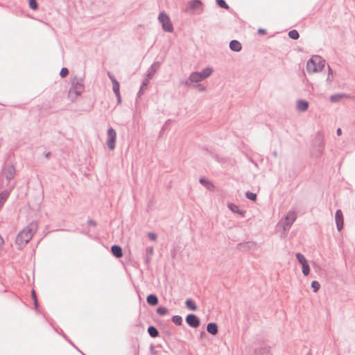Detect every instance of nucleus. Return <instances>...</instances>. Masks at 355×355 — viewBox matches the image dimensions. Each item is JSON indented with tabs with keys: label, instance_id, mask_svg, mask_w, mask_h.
<instances>
[{
	"label": "nucleus",
	"instance_id": "nucleus-26",
	"mask_svg": "<svg viewBox=\"0 0 355 355\" xmlns=\"http://www.w3.org/2000/svg\"><path fill=\"white\" fill-rule=\"evenodd\" d=\"M149 82H150V80H148V79H146V78L143 81L142 85L140 87V89L138 92V96H140L144 94V89L148 85Z\"/></svg>",
	"mask_w": 355,
	"mask_h": 355
},
{
	"label": "nucleus",
	"instance_id": "nucleus-24",
	"mask_svg": "<svg viewBox=\"0 0 355 355\" xmlns=\"http://www.w3.org/2000/svg\"><path fill=\"white\" fill-rule=\"evenodd\" d=\"M345 96H346V95L345 94H338L331 95L330 96V100H331V101L336 103V102H338L342 98H343Z\"/></svg>",
	"mask_w": 355,
	"mask_h": 355
},
{
	"label": "nucleus",
	"instance_id": "nucleus-41",
	"mask_svg": "<svg viewBox=\"0 0 355 355\" xmlns=\"http://www.w3.org/2000/svg\"><path fill=\"white\" fill-rule=\"evenodd\" d=\"M245 245L248 247V248H252V247H255L256 246V243L254 242H247L245 243Z\"/></svg>",
	"mask_w": 355,
	"mask_h": 355
},
{
	"label": "nucleus",
	"instance_id": "nucleus-27",
	"mask_svg": "<svg viewBox=\"0 0 355 355\" xmlns=\"http://www.w3.org/2000/svg\"><path fill=\"white\" fill-rule=\"evenodd\" d=\"M171 320L173 323L177 325H181L182 324V318L180 315H173L171 318Z\"/></svg>",
	"mask_w": 355,
	"mask_h": 355
},
{
	"label": "nucleus",
	"instance_id": "nucleus-23",
	"mask_svg": "<svg viewBox=\"0 0 355 355\" xmlns=\"http://www.w3.org/2000/svg\"><path fill=\"white\" fill-rule=\"evenodd\" d=\"M185 304H186V306L191 310V311H196L197 309V306L196 304H195V302L191 300V299H189L187 300L186 302H185Z\"/></svg>",
	"mask_w": 355,
	"mask_h": 355
},
{
	"label": "nucleus",
	"instance_id": "nucleus-8",
	"mask_svg": "<svg viewBox=\"0 0 355 355\" xmlns=\"http://www.w3.org/2000/svg\"><path fill=\"white\" fill-rule=\"evenodd\" d=\"M15 168L14 166L9 165L7 166L2 172V175L6 178L7 181V185L9 184L11 180H12L15 176Z\"/></svg>",
	"mask_w": 355,
	"mask_h": 355
},
{
	"label": "nucleus",
	"instance_id": "nucleus-39",
	"mask_svg": "<svg viewBox=\"0 0 355 355\" xmlns=\"http://www.w3.org/2000/svg\"><path fill=\"white\" fill-rule=\"evenodd\" d=\"M195 87H197L200 92H205L206 90V87L201 85H198Z\"/></svg>",
	"mask_w": 355,
	"mask_h": 355
},
{
	"label": "nucleus",
	"instance_id": "nucleus-22",
	"mask_svg": "<svg viewBox=\"0 0 355 355\" xmlns=\"http://www.w3.org/2000/svg\"><path fill=\"white\" fill-rule=\"evenodd\" d=\"M148 333L153 338H156L159 336L158 330L153 326H150L148 328Z\"/></svg>",
	"mask_w": 355,
	"mask_h": 355
},
{
	"label": "nucleus",
	"instance_id": "nucleus-3",
	"mask_svg": "<svg viewBox=\"0 0 355 355\" xmlns=\"http://www.w3.org/2000/svg\"><path fill=\"white\" fill-rule=\"evenodd\" d=\"M85 90L83 79L78 77H74L71 80V87L69 89V94L71 98H76L80 95Z\"/></svg>",
	"mask_w": 355,
	"mask_h": 355
},
{
	"label": "nucleus",
	"instance_id": "nucleus-31",
	"mask_svg": "<svg viewBox=\"0 0 355 355\" xmlns=\"http://www.w3.org/2000/svg\"><path fill=\"white\" fill-rule=\"evenodd\" d=\"M157 313L160 315H164L168 313V309L166 307L160 306L157 309Z\"/></svg>",
	"mask_w": 355,
	"mask_h": 355
},
{
	"label": "nucleus",
	"instance_id": "nucleus-5",
	"mask_svg": "<svg viewBox=\"0 0 355 355\" xmlns=\"http://www.w3.org/2000/svg\"><path fill=\"white\" fill-rule=\"evenodd\" d=\"M203 5L200 0H192L187 2L184 12L191 15H200L203 12Z\"/></svg>",
	"mask_w": 355,
	"mask_h": 355
},
{
	"label": "nucleus",
	"instance_id": "nucleus-13",
	"mask_svg": "<svg viewBox=\"0 0 355 355\" xmlns=\"http://www.w3.org/2000/svg\"><path fill=\"white\" fill-rule=\"evenodd\" d=\"M107 75L112 81V89H113L114 93L116 94V93L120 92H119L120 86H119V82L116 80V79L114 78V76L110 72H108Z\"/></svg>",
	"mask_w": 355,
	"mask_h": 355
},
{
	"label": "nucleus",
	"instance_id": "nucleus-18",
	"mask_svg": "<svg viewBox=\"0 0 355 355\" xmlns=\"http://www.w3.org/2000/svg\"><path fill=\"white\" fill-rule=\"evenodd\" d=\"M212 73L213 69L211 67H206L202 71L199 72L202 80L209 77Z\"/></svg>",
	"mask_w": 355,
	"mask_h": 355
},
{
	"label": "nucleus",
	"instance_id": "nucleus-17",
	"mask_svg": "<svg viewBox=\"0 0 355 355\" xmlns=\"http://www.w3.org/2000/svg\"><path fill=\"white\" fill-rule=\"evenodd\" d=\"M228 208L234 213L238 214L242 216H244L245 211L241 210L239 206L236 205L233 203H230L228 205Z\"/></svg>",
	"mask_w": 355,
	"mask_h": 355
},
{
	"label": "nucleus",
	"instance_id": "nucleus-28",
	"mask_svg": "<svg viewBox=\"0 0 355 355\" xmlns=\"http://www.w3.org/2000/svg\"><path fill=\"white\" fill-rule=\"evenodd\" d=\"M288 36L293 40H297L299 38L300 35L296 30H292L289 31Z\"/></svg>",
	"mask_w": 355,
	"mask_h": 355
},
{
	"label": "nucleus",
	"instance_id": "nucleus-21",
	"mask_svg": "<svg viewBox=\"0 0 355 355\" xmlns=\"http://www.w3.org/2000/svg\"><path fill=\"white\" fill-rule=\"evenodd\" d=\"M147 302L150 305H156L158 303V298L155 295L150 294L146 298Z\"/></svg>",
	"mask_w": 355,
	"mask_h": 355
},
{
	"label": "nucleus",
	"instance_id": "nucleus-40",
	"mask_svg": "<svg viewBox=\"0 0 355 355\" xmlns=\"http://www.w3.org/2000/svg\"><path fill=\"white\" fill-rule=\"evenodd\" d=\"M116 98H117V103L118 104H120L121 103V97L120 95V92L115 94Z\"/></svg>",
	"mask_w": 355,
	"mask_h": 355
},
{
	"label": "nucleus",
	"instance_id": "nucleus-11",
	"mask_svg": "<svg viewBox=\"0 0 355 355\" xmlns=\"http://www.w3.org/2000/svg\"><path fill=\"white\" fill-rule=\"evenodd\" d=\"M159 67L160 63L159 62H155L148 69L146 79L150 80L153 77L156 71L159 69Z\"/></svg>",
	"mask_w": 355,
	"mask_h": 355
},
{
	"label": "nucleus",
	"instance_id": "nucleus-19",
	"mask_svg": "<svg viewBox=\"0 0 355 355\" xmlns=\"http://www.w3.org/2000/svg\"><path fill=\"white\" fill-rule=\"evenodd\" d=\"M207 330L211 335H216L218 333V326L214 322L209 323L207 326Z\"/></svg>",
	"mask_w": 355,
	"mask_h": 355
},
{
	"label": "nucleus",
	"instance_id": "nucleus-25",
	"mask_svg": "<svg viewBox=\"0 0 355 355\" xmlns=\"http://www.w3.org/2000/svg\"><path fill=\"white\" fill-rule=\"evenodd\" d=\"M296 259L298 261L299 263L302 264V266L306 263H307V261L304 256L301 253H297L296 254Z\"/></svg>",
	"mask_w": 355,
	"mask_h": 355
},
{
	"label": "nucleus",
	"instance_id": "nucleus-9",
	"mask_svg": "<svg viewBox=\"0 0 355 355\" xmlns=\"http://www.w3.org/2000/svg\"><path fill=\"white\" fill-rule=\"evenodd\" d=\"M187 323L193 328H196L200 325L199 318L194 314H189L186 317Z\"/></svg>",
	"mask_w": 355,
	"mask_h": 355
},
{
	"label": "nucleus",
	"instance_id": "nucleus-2",
	"mask_svg": "<svg viewBox=\"0 0 355 355\" xmlns=\"http://www.w3.org/2000/svg\"><path fill=\"white\" fill-rule=\"evenodd\" d=\"M325 65V60L319 55H313L306 63V70L309 73L321 71Z\"/></svg>",
	"mask_w": 355,
	"mask_h": 355
},
{
	"label": "nucleus",
	"instance_id": "nucleus-12",
	"mask_svg": "<svg viewBox=\"0 0 355 355\" xmlns=\"http://www.w3.org/2000/svg\"><path fill=\"white\" fill-rule=\"evenodd\" d=\"M296 107L299 112H305L309 107V103L305 100H298L296 103Z\"/></svg>",
	"mask_w": 355,
	"mask_h": 355
},
{
	"label": "nucleus",
	"instance_id": "nucleus-38",
	"mask_svg": "<svg viewBox=\"0 0 355 355\" xmlns=\"http://www.w3.org/2000/svg\"><path fill=\"white\" fill-rule=\"evenodd\" d=\"M148 237L150 239L153 240V241H155L157 238V236L155 233H153V232H149L148 234Z\"/></svg>",
	"mask_w": 355,
	"mask_h": 355
},
{
	"label": "nucleus",
	"instance_id": "nucleus-20",
	"mask_svg": "<svg viewBox=\"0 0 355 355\" xmlns=\"http://www.w3.org/2000/svg\"><path fill=\"white\" fill-rule=\"evenodd\" d=\"M199 182L209 190H212L214 187L211 182L203 178H200Z\"/></svg>",
	"mask_w": 355,
	"mask_h": 355
},
{
	"label": "nucleus",
	"instance_id": "nucleus-33",
	"mask_svg": "<svg viewBox=\"0 0 355 355\" xmlns=\"http://www.w3.org/2000/svg\"><path fill=\"white\" fill-rule=\"evenodd\" d=\"M29 6L33 10H37L38 8L36 0H28Z\"/></svg>",
	"mask_w": 355,
	"mask_h": 355
},
{
	"label": "nucleus",
	"instance_id": "nucleus-15",
	"mask_svg": "<svg viewBox=\"0 0 355 355\" xmlns=\"http://www.w3.org/2000/svg\"><path fill=\"white\" fill-rule=\"evenodd\" d=\"M230 48L234 51L239 52L241 50V44L238 40H232L230 43Z\"/></svg>",
	"mask_w": 355,
	"mask_h": 355
},
{
	"label": "nucleus",
	"instance_id": "nucleus-48",
	"mask_svg": "<svg viewBox=\"0 0 355 355\" xmlns=\"http://www.w3.org/2000/svg\"><path fill=\"white\" fill-rule=\"evenodd\" d=\"M88 224H89V225H92V226H95V225H96V223H95V221L92 220H89Z\"/></svg>",
	"mask_w": 355,
	"mask_h": 355
},
{
	"label": "nucleus",
	"instance_id": "nucleus-30",
	"mask_svg": "<svg viewBox=\"0 0 355 355\" xmlns=\"http://www.w3.org/2000/svg\"><path fill=\"white\" fill-rule=\"evenodd\" d=\"M245 197L249 199V200H251L252 201H255L257 200V195L254 193H252L250 191H247L245 193Z\"/></svg>",
	"mask_w": 355,
	"mask_h": 355
},
{
	"label": "nucleus",
	"instance_id": "nucleus-32",
	"mask_svg": "<svg viewBox=\"0 0 355 355\" xmlns=\"http://www.w3.org/2000/svg\"><path fill=\"white\" fill-rule=\"evenodd\" d=\"M311 287H312V288L313 290V292L316 293L320 289V284L317 281H313L312 283H311Z\"/></svg>",
	"mask_w": 355,
	"mask_h": 355
},
{
	"label": "nucleus",
	"instance_id": "nucleus-47",
	"mask_svg": "<svg viewBox=\"0 0 355 355\" xmlns=\"http://www.w3.org/2000/svg\"><path fill=\"white\" fill-rule=\"evenodd\" d=\"M336 134L338 136H340L342 135V130L340 128H338L336 130Z\"/></svg>",
	"mask_w": 355,
	"mask_h": 355
},
{
	"label": "nucleus",
	"instance_id": "nucleus-46",
	"mask_svg": "<svg viewBox=\"0 0 355 355\" xmlns=\"http://www.w3.org/2000/svg\"><path fill=\"white\" fill-rule=\"evenodd\" d=\"M4 244V241L3 239V238L0 236V248Z\"/></svg>",
	"mask_w": 355,
	"mask_h": 355
},
{
	"label": "nucleus",
	"instance_id": "nucleus-6",
	"mask_svg": "<svg viewBox=\"0 0 355 355\" xmlns=\"http://www.w3.org/2000/svg\"><path fill=\"white\" fill-rule=\"evenodd\" d=\"M158 20L162 24V28L164 31L172 33L173 31V26L168 15L162 12L158 16Z\"/></svg>",
	"mask_w": 355,
	"mask_h": 355
},
{
	"label": "nucleus",
	"instance_id": "nucleus-16",
	"mask_svg": "<svg viewBox=\"0 0 355 355\" xmlns=\"http://www.w3.org/2000/svg\"><path fill=\"white\" fill-rule=\"evenodd\" d=\"M202 77L200 76V73L198 71H194V72H192L190 75H189V81L190 82H192V83H199L200 81H202Z\"/></svg>",
	"mask_w": 355,
	"mask_h": 355
},
{
	"label": "nucleus",
	"instance_id": "nucleus-36",
	"mask_svg": "<svg viewBox=\"0 0 355 355\" xmlns=\"http://www.w3.org/2000/svg\"><path fill=\"white\" fill-rule=\"evenodd\" d=\"M31 295H32V297H33V299L34 300V304H35V307H37L38 304H37V297H36V293H35V291L34 290H33L31 291Z\"/></svg>",
	"mask_w": 355,
	"mask_h": 355
},
{
	"label": "nucleus",
	"instance_id": "nucleus-34",
	"mask_svg": "<svg viewBox=\"0 0 355 355\" xmlns=\"http://www.w3.org/2000/svg\"><path fill=\"white\" fill-rule=\"evenodd\" d=\"M217 4L223 8L227 9L229 8L228 5L226 3V2L224 0H216Z\"/></svg>",
	"mask_w": 355,
	"mask_h": 355
},
{
	"label": "nucleus",
	"instance_id": "nucleus-35",
	"mask_svg": "<svg viewBox=\"0 0 355 355\" xmlns=\"http://www.w3.org/2000/svg\"><path fill=\"white\" fill-rule=\"evenodd\" d=\"M68 73L69 70L65 67L62 68L60 72V75L62 78L66 77L68 75Z\"/></svg>",
	"mask_w": 355,
	"mask_h": 355
},
{
	"label": "nucleus",
	"instance_id": "nucleus-45",
	"mask_svg": "<svg viewBox=\"0 0 355 355\" xmlns=\"http://www.w3.org/2000/svg\"><path fill=\"white\" fill-rule=\"evenodd\" d=\"M332 80H333V78H331L330 74H328V76H327V81L329 82V83H331Z\"/></svg>",
	"mask_w": 355,
	"mask_h": 355
},
{
	"label": "nucleus",
	"instance_id": "nucleus-42",
	"mask_svg": "<svg viewBox=\"0 0 355 355\" xmlns=\"http://www.w3.org/2000/svg\"><path fill=\"white\" fill-rule=\"evenodd\" d=\"M258 33L260 34V35H264L266 33V31L265 29H263V28H259L258 30Z\"/></svg>",
	"mask_w": 355,
	"mask_h": 355
},
{
	"label": "nucleus",
	"instance_id": "nucleus-10",
	"mask_svg": "<svg viewBox=\"0 0 355 355\" xmlns=\"http://www.w3.org/2000/svg\"><path fill=\"white\" fill-rule=\"evenodd\" d=\"M335 220L336 223V227L338 231H341V230L343 228L344 225V218L343 212L340 209H338L336 211L335 214Z\"/></svg>",
	"mask_w": 355,
	"mask_h": 355
},
{
	"label": "nucleus",
	"instance_id": "nucleus-14",
	"mask_svg": "<svg viewBox=\"0 0 355 355\" xmlns=\"http://www.w3.org/2000/svg\"><path fill=\"white\" fill-rule=\"evenodd\" d=\"M112 253L116 258H121L123 256L122 249L119 245H114L111 247Z\"/></svg>",
	"mask_w": 355,
	"mask_h": 355
},
{
	"label": "nucleus",
	"instance_id": "nucleus-37",
	"mask_svg": "<svg viewBox=\"0 0 355 355\" xmlns=\"http://www.w3.org/2000/svg\"><path fill=\"white\" fill-rule=\"evenodd\" d=\"M191 83L192 82L189 81V78L188 80L181 81V84L188 87L191 86Z\"/></svg>",
	"mask_w": 355,
	"mask_h": 355
},
{
	"label": "nucleus",
	"instance_id": "nucleus-4",
	"mask_svg": "<svg viewBox=\"0 0 355 355\" xmlns=\"http://www.w3.org/2000/svg\"><path fill=\"white\" fill-rule=\"evenodd\" d=\"M297 218V214L294 211H289L286 216L282 218L279 222L278 225L281 226L283 229V231L285 234H286L292 226L293 223L295 221Z\"/></svg>",
	"mask_w": 355,
	"mask_h": 355
},
{
	"label": "nucleus",
	"instance_id": "nucleus-29",
	"mask_svg": "<svg viewBox=\"0 0 355 355\" xmlns=\"http://www.w3.org/2000/svg\"><path fill=\"white\" fill-rule=\"evenodd\" d=\"M310 272V267L308 263L302 265V273L304 276H308Z\"/></svg>",
	"mask_w": 355,
	"mask_h": 355
},
{
	"label": "nucleus",
	"instance_id": "nucleus-1",
	"mask_svg": "<svg viewBox=\"0 0 355 355\" xmlns=\"http://www.w3.org/2000/svg\"><path fill=\"white\" fill-rule=\"evenodd\" d=\"M38 227V223L34 220L31 222L17 234L15 239V244L17 245L18 249L21 250L26 245L37 232Z\"/></svg>",
	"mask_w": 355,
	"mask_h": 355
},
{
	"label": "nucleus",
	"instance_id": "nucleus-43",
	"mask_svg": "<svg viewBox=\"0 0 355 355\" xmlns=\"http://www.w3.org/2000/svg\"><path fill=\"white\" fill-rule=\"evenodd\" d=\"M147 250V252L149 254H152L153 253V247H150V248H148L146 249Z\"/></svg>",
	"mask_w": 355,
	"mask_h": 355
},
{
	"label": "nucleus",
	"instance_id": "nucleus-7",
	"mask_svg": "<svg viewBox=\"0 0 355 355\" xmlns=\"http://www.w3.org/2000/svg\"><path fill=\"white\" fill-rule=\"evenodd\" d=\"M107 146L110 150H113L115 148V144L116 140V132L115 130L112 128H110L107 130Z\"/></svg>",
	"mask_w": 355,
	"mask_h": 355
},
{
	"label": "nucleus",
	"instance_id": "nucleus-44",
	"mask_svg": "<svg viewBox=\"0 0 355 355\" xmlns=\"http://www.w3.org/2000/svg\"><path fill=\"white\" fill-rule=\"evenodd\" d=\"M328 74H330L331 78H333V71L329 66H328Z\"/></svg>",
	"mask_w": 355,
	"mask_h": 355
}]
</instances>
